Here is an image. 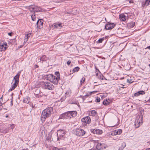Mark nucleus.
<instances>
[{
	"label": "nucleus",
	"mask_w": 150,
	"mask_h": 150,
	"mask_svg": "<svg viewBox=\"0 0 150 150\" xmlns=\"http://www.w3.org/2000/svg\"><path fill=\"white\" fill-rule=\"evenodd\" d=\"M53 110L52 107H49L44 109L42 111L40 119L42 122L45 121L46 118L49 117L51 115Z\"/></svg>",
	"instance_id": "f257e3e1"
},
{
	"label": "nucleus",
	"mask_w": 150,
	"mask_h": 150,
	"mask_svg": "<svg viewBox=\"0 0 150 150\" xmlns=\"http://www.w3.org/2000/svg\"><path fill=\"white\" fill-rule=\"evenodd\" d=\"M140 110L141 115L137 116L135 121V126L136 128L139 127L142 124L143 121V115L144 109H141Z\"/></svg>",
	"instance_id": "f03ea898"
},
{
	"label": "nucleus",
	"mask_w": 150,
	"mask_h": 150,
	"mask_svg": "<svg viewBox=\"0 0 150 150\" xmlns=\"http://www.w3.org/2000/svg\"><path fill=\"white\" fill-rule=\"evenodd\" d=\"M44 78L47 80H49L54 84H57L60 79L52 74H47L44 76Z\"/></svg>",
	"instance_id": "7ed1b4c3"
},
{
	"label": "nucleus",
	"mask_w": 150,
	"mask_h": 150,
	"mask_svg": "<svg viewBox=\"0 0 150 150\" xmlns=\"http://www.w3.org/2000/svg\"><path fill=\"white\" fill-rule=\"evenodd\" d=\"M31 12L33 13L38 12H44L45 10L42 9L40 7H39L35 5H32L27 7Z\"/></svg>",
	"instance_id": "20e7f679"
},
{
	"label": "nucleus",
	"mask_w": 150,
	"mask_h": 150,
	"mask_svg": "<svg viewBox=\"0 0 150 150\" xmlns=\"http://www.w3.org/2000/svg\"><path fill=\"white\" fill-rule=\"evenodd\" d=\"M21 74V72H18L16 75L14 77L13 81H14V82L11 86V87L8 90L9 92L11 91L14 90L17 86L18 83L19 81V76Z\"/></svg>",
	"instance_id": "39448f33"
},
{
	"label": "nucleus",
	"mask_w": 150,
	"mask_h": 150,
	"mask_svg": "<svg viewBox=\"0 0 150 150\" xmlns=\"http://www.w3.org/2000/svg\"><path fill=\"white\" fill-rule=\"evenodd\" d=\"M40 85L45 89L52 90L54 88L53 85L50 82L46 81H41L40 82Z\"/></svg>",
	"instance_id": "423d86ee"
},
{
	"label": "nucleus",
	"mask_w": 150,
	"mask_h": 150,
	"mask_svg": "<svg viewBox=\"0 0 150 150\" xmlns=\"http://www.w3.org/2000/svg\"><path fill=\"white\" fill-rule=\"evenodd\" d=\"M58 140L63 139L64 138V136L65 134V130L62 129H59L57 131Z\"/></svg>",
	"instance_id": "0eeeda50"
},
{
	"label": "nucleus",
	"mask_w": 150,
	"mask_h": 150,
	"mask_svg": "<svg viewBox=\"0 0 150 150\" xmlns=\"http://www.w3.org/2000/svg\"><path fill=\"white\" fill-rule=\"evenodd\" d=\"M77 112L76 111H68L65 113L66 119L71 118L72 117H74L76 116Z\"/></svg>",
	"instance_id": "6e6552de"
},
{
	"label": "nucleus",
	"mask_w": 150,
	"mask_h": 150,
	"mask_svg": "<svg viewBox=\"0 0 150 150\" xmlns=\"http://www.w3.org/2000/svg\"><path fill=\"white\" fill-rule=\"evenodd\" d=\"M85 131L81 128H76L75 130V133L77 136H82L85 134Z\"/></svg>",
	"instance_id": "1a4fd4ad"
},
{
	"label": "nucleus",
	"mask_w": 150,
	"mask_h": 150,
	"mask_svg": "<svg viewBox=\"0 0 150 150\" xmlns=\"http://www.w3.org/2000/svg\"><path fill=\"white\" fill-rule=\"evenodd\" d=\"M106 145L103 143H99L98 142L96 144V148L98 149H103L106 148Z\"/></svg>",
	"instance_id": "9d476101"
},
{
	"label": "nucleus",
	"mask_w": 150,
	"mask_h": 150,
	"mask_svg": "<svg viewBox=\"0 0 150 150\" xmlns=\"http://www.w3.org/2000/svg\"><path fill=\"white\" fill-rule=\"evenodd\" d=\"M81 121L86 124H89L91 121L90 118L89 116L85 117L81 119Z\"/></svg>",
	"instance_id": "9b49d317"
},
{
	"label": "nucleus",
	"mask_w": 150,
	"mask_h": 150,
	"mask_svg": "<svg viewBox=\"0 0 150 150\" xmlns=\"http://www.w3.org/2000/svg\"><path fill=\"white\" fill-rule=\"evenodd\" d=\"M115 25L114 23H108L105 25V28L107 30H110L113 28L115 26Z\"/></svg>",
	"instance_id": "f8f14e48"
},
{
	"label": "nucleus",
	"mask_w": 150,
	"mask_h": 150,
	"mask_svg": "<svg viewBox=\"0 0 150 150\" xmlns=\"http://www.w3.org/2000/svg\"><path fill=\"white\" fill-rule=\"evenodd\" d=\"M7 44L6 42H4L0 44V50L1 51L5 50L7 47Z\"/></svg>",
	"instance_id": "ddd939ff"
},
{
	"label": "nucleus",
	"mask_w": 150,
	"mask_h": 150,
	"mask_svg": "<svg viewBox=\"0 0 150 150\" xmlns=\"http://www.w3.org/2000/svg\"><path fill=\"white\" fill-rule=\"evenodd\" d=\"M91 142L90 143L91 147L90 149H92L94 146H96V144L98 143V140H91Z\"/></svg>",
	"instance_id": "4468645a"
},
{
	"label": "nucleus",
	"mask_w": 150,
	"mask_h": 150,
	"mask_svg": "<svg viewBox=\"0 0 150 150\" xmlns=\"http://www.w3.org/2000/svg\"><path fill=\"white\" fill-rule=\"evenodd\" d=\"M43 23L41 20H38L37 22V28L40 29L43 27Z\"/></svg>",
	"instance_id": "2eb2a0df"
},
{
	"label": "nucleus",
	"mask_w": 150,
	"mask_h": 150,
	"mask_svg": "<svg viewBox=\"0 0 150 150\" xmlns=\"http://www.w3.org/2000/svg\"><path fill=\"white\" fill-rule=\"evenodd\" d=\"M62 24L61 23H54V25L55 28L60 29L62 27Z\"/></svg>",
	"instance_id": "dca6fc26"
},
{
	"label": "nucleus",
	"mask_w": 150,
	"mask_h": 150,
	"mask_svg": "<svg viewBox=\"0 0 150 150\" xmlns=\"http://www.w3.org/2000/svg\"><path fill=\"white\" fill-rule=\"evenodd\" d=\"M150 4V0H146L145 2L142 3V6L144 7L145 6H147Z\"/></svg>",
	"instance_id": "f3484780"
},
{
	"label": "nucleus",
	"mask_w": 150,
	"mask_h": 150,
	"mask_svg": "<svg viewBox=\"0 0 150 150\" xmlns=\"http://www.w3.org/2000/svg\"><path fill=\"white\" fill-rule=\"evenodd\" d=\"M135 25V23L133 22H131L127 24V27L129 28H131L134 27Z\"/></svg>",
	"instance_id": "a211bd4d"
},
{
	"label": "nucleus",
	"mask_w": 150,
	"mask_h": 150,
	"mask_svg": "<svg viewBox=\"0 0 150 150\" xmlns=\"http://www.w3.org/2000/svg\"><path fill=\"white\" fill-rule=\"evenodd\" d=\"M119 18L122 21H125L126 20V17L124 14L120 15Z\"/></svg>",
	"instance_id": "6ab92c4d"
},
{
	"label": "nucleus",
	"mask_w": 150,
	"mask_h": 150,
	"mask_svg": "<svg viewBox=\"0 0 150 150\" xmlns=\"http://www.w3.org/2000/svg\"><path fill=\"white\" fill-rule=\"evenodd\" d=\"M97 112L94 110H92L89 112V114L90 116H95L97 115Z\"/></svg>",
	"instance_id": "aec40b11"
},
{
	"label": "nucleus",
	"mask_w": 150,
	"mask_h": 150,
	"mask_svg": "<svg viewBox=\"0 0 150 150\" xmlns=\"http://www.w3.org/2000/svg\"><path fill=\"white\" fill-rule=\"evenodd\" d=\"M30 101V98L26 97L25 98L23 99V101L24 103L28 104L29 103Z\"/></svg>",
	"instance_id": "412c9836"
},
{
	"label": "nucleus",
	"mask_w": 150,
	"mask_h": 150,
	"mask_svg": "<svg viewBox=\"0 0 150 150\" xmlns=\"http://www.w3.org/2000/svg\"><path fill=\"white\" fill-rule=\"evenodd\" d=\"M126 144L125 142H123L121 144V146L119 148L118 150H122L126 146Z\"/></svg>",
	"instance_id": "4be33fe9"
},
{
	"label": "nucleus",
	"mask_w": 150,
	"mask_h": 150,
	"mask_svg": "<svg viewBox=\"0 0 150 150\" xmlns=\"http://www.w3.org/2000/svg\"><path fill=\"white\" fill-rule=\"evenodd\" d=\"M110 100H109L106 99L105 100H104L103 102V104L104 105H108L110 103Z\"/></svg>",
	"instance_id": "5701e85b"
},
{
	"label": "nucleus",
	"mask_w": 150,
	"mask_h": 150,
	"mask_svg": "<svg viewBox=\"0 0 150 150\" xmlns=\"http://www.w3.org/2000/svg\"><path fill=\"white\" fill-rule=\"evenodd\" d=\"M30 33L28 34L25 35V38L24 39V43H25L27 41L29 37H30Z\"/></svg>",
	"instance_id": "b1692460"
},
{
	"label": "nucleus",
	"mask_w": 150,
	"mask_h": 150,
	"mask_svg": "<svg viewBox=\"0 0 150 150\" xmlns=\"http://www.w3.org/2000/svg\"><path fill=\"white\" fill-rule=\"evenodd\" d=\"M47 57L45 55H44L42 56L40 58V61L43 62L46 60Z\"/></svg>",
	"instance_id": "393cba45"
},
{
	"label": "nucleus",
	"mask_w": 150,
	"mask_h": 150,
	"mask_svg": "<svg viewBox=\"0 0 150 150\" xmlns=\"http://www.w3.org/2000/svg\"><path fill=\"white\" fill-rule=\"evenodd\" d=\"M96 133L97 134H101L102 133V131L99 129H95Z\"/></svg>",
	"instance_id": "a878e982"
},
{
	"label": "nucleus",
	"mask_w": 150,
	"mask_h": 150,
	"mask_svg": "<svg viewBox=\"0 0 150 150\" xmlns=\"http://www.w3.org/2000/svg\"><path fill=\"white\" fill-rule=\"evenodd\" d=\"M31 17L32 20L33 21H35L36 20V16H35V14L34 13H33L31 16Z\"/></svg>",
	"instance_id": "bb28decb"
},
{
	"label": "nucleus",
	"mask_w": 150,
	"mask_h": 150,
	"mask_svg": "<svg viewBox=\"0 0 150 150\" xmlns=\"http://www.w3.org/2000/svg\"><path fill=\"white\" fill-rule=\"evenodd\" d=\"M53 150H66V149L63 148H57L54 147L53 149Z\"/></svg>",
	"instance_id": "cd10ccee"
},
{
	"label": "nucleus",
	"mask_w": 150,
	"mask_h": 150,
	"mask_svg": "<svg viewBox=\"0 0 150 150\" xmlns=\"http://www.w3.org/2000/svg\"><path fill=\"white\" fill-rule=\"evenodd\" d=\"M79 69L80 68L79 67H76L73 69L72 71L73 72H75L78 71Z\"/></svg>",
	"instance_id": "c85d7f7f"
},
{
	"label": "nucleus",
	"mask_w": 150,
	"mask_h": 150,
	"mask_svg": "<svg viewBox=\"0 0 150 150\" xmlns=\"http://www.w3.org/2000/svg\"><path fill=\"white\" fill-rule=\"evenodd\" d=\"M40 92V91L39 88H37L35 89V94L38 95Z\"/></svg>",
	"instance_id": "c756f323"
},
{
	"label": "nucleus",
	"mask_w": 150,
	"mask_h": 150,
	"mask_svg": "<svg viewBox=\"0 0 150 150\" xmlns=\"http://www.w3.org/2000/svg\"><path fill=\"white\" fill-rule=\"evenodd\" d=\"M60 119L66 118V116H65V113L61 114L60 117Z\"/></svg>",
	"instance_id": "7c9ffc66"
},
{
	"label": "nucleus",
	"mask_w": 150,
	"mask_h": 150,
	"mask_svg": "<svg viewBox=\"0 0 150 150\" xmlns=\"http://www.w3.org/2000/svg\"><path fill=\"white\" fill-rule=\"evenodd\" d=\"M103 40H104L103 38H100L98 40L97 42V43H100L102 42Z\"/></svg>",
	"instance_id": "2f4dec72"
},
{
	"label": "nucleus",
	"mask_w": 150,
	"mask_h": 150,
	"mask_svg": "<svg viewBox=\"0 0 150 150\" xmlns=\"http://www.w3.org/2000/svg\"><path fill=\"white\" fill-rule=\"evenodd\" d=\"M140 95H143L145 93V92L143 91H139L137 92Z\"/></svg>",
	"instance_id": "473e14b6"
},
{
	"label": "nucleus",
	"mask_w": 150,
	"mask_h": 150,
	"mask_svg": "<svg viewBox=\"0 0 150 150\" xmlns=\"http://www.w3.org/2000/svg\"><path fill=\"white\" fill-rule=\"evenodd\" d=\"M55 74L57 76L56 77H58L59 79H60L59 73V72H55Z\"/></svg>",
	"instance_id": "72a5a7b5"
},
{
	"label": "nucleus",
	"mask_w": 150,
	"mask_h": 150,
	"mask_svg": "<svg viewBox=\"0 0 150 150\" xmlns=\"http://www.w3.org/2000/svg\"><path fill=\"white\" fill-rule=\"evenodd\" d=\"M117 134H118V135L122 133V131L121 129H118L117 130Z\"/></svg>",
	"instance_id": "f704fd0d"
},
{
	"label": "nucleus",
	"mask_w": 150,
	"mask_h": 150,
	"mask_svg": "<svg viewBox=\"0 0 150 150\" xmlns=\"http://www.w3.org/2000/svg\"><path fill=\"white\" fill-rule=\"evenodd\" d=\"M98 77L100 79L102 80H103L104 79V76L102 75L101 74H99V77L98 76Z\"/></svg>",
	"instance_id": "c9c22d12"
},
{
	"label": "nucleus",
	"mask_w": 150,
	"mask_h": 150,
	"mask_svg": "<svg viewBox=\"0 0 150 150\" xmlns=\"http://www.w3.org/2000/svg\"><path fill=\"white\" fill-rule=\"evenodd\" d=\"M91 93H90V92L88 93H86V94L85 96H84L83 97H87L89 96H90L91 95Z\"/></svg>",
	"instance_id": "e433bc0d"
},
{
	"label": "nucleus",
	"mask_w": 150,
	"mask_h": 150,
	"mask_svg": "<svg viewBox=\"0 0 150 150\" xmlns=\"http://www.w3.org/2000/svg\"><path fill=\"white\" fill-rule=\"evenodd\" d=\"M85 81V79L83 77L82 78V79L80 81V82L81 83V84L82 83H83Z\"/></svg>",
	"instance_id": "4c0bfd02"
},
{
	"label": "nucleus",
	"mask_w": 150,
	"mask_h": 150,
	"mask_svg": "<svg viewBox=\"0 0 150 150\" xmlns=\"http://www.w3.org/2000/svg\"><path fill=\"white\" fill-rule=\"evenodd\" d=\"M1 110L5 112H6L8 111L7 109H6V108H2L1 109Z\"/></svg>",
	"instance_id": "58836bf2"
},
{
	"label": "nucleus",
	"mask_w": 150,
	"mask_h": 150,
	"mask_svg": "<svg viewBox=\"0 0 150 150\" xmlns=\"http://www.w3.org/2000/svg\"><path fill=\"white\" fill-rule=\"evenodd\" d=\"M96 102H100V98L99 97H97L96 98Z\"/></svg>",
	"instance_id": "ea45409f"
},
{
	"label": "nucleus",
	"mask_w": 150,
	"mask_h": 150,
	"mask_svg": "<svg viewBox=\"0 0 150 150\" xmlns=\"http://www.w3.org/2000/svg\"><path fill=\"white\" fill-rule=\"evenodd\" d=\"M14 127L15 126L14 124L11 125L10 126V128L12 129H13L14 128Z\"/></svg>",
	"instance_id": "a19ab883"
},
{
	"label": "nucleus",
	"mask_w": 150,
	"mask_h": 150,
	"mask_svg": "<svg viewBox=\"0 0 150 150\" xmlns=\"http://www.w3.org/2000/svg\"><path fill=\"white\" fill-rule=\"evenodd\" d=\"M4 103L1 102V100L0 101V110H1V109L2 108V105Z\"/></svg>",
	"instance_id": "79ce46f5"
},
{
	"label": "nucleus",
	"mask_w": 150,
	"mask_h": 150,
	"mask_svg": "<svg viewBox=\"0 0 150 150\" xmlns=\"http://www.w3.org/2000/svg\"><path fill=\"white\" fill-rule=\"evenodd\" d=\"M134 96L135 97L136 96H139V94L137 93V92H136L134 94Z\"/></svg>",
	"instance_id": "37998d69"
},
{
	"label": "nucleus",
	"mask_w": 150,
	"mask_h": 150,
	"mask_svg": "<svg viewBox=\"0 0 150 150\" xmlns=\"http://www.w3.org/2000/svg\"><path fill=\"white\" fill-rule=\"evenodd\" d=\"M71 63V61L70 60L68 61L67 62V64L68 65H69Z\"/></svg>",
	"instance_id": "c03bdc74"
},
{
	"label": "nucleus",
	"mask_w": 150,
	"mask_h": 150,
	"mask_svg": "<svg viewBox=\"0 0 150 150\" xmlns=\"http://www.w3.org/2000/svg\"><path fill=\"white\" fill-rule=\"evenodd\" d=\"M114 134L115 135H118V134H117V130H116L114 131Z\"/></svg>",
	"instance_id": "a18cd8bd"
},
{
	"label": "nucleus",
	"mask_w": 150,
	"mask_h": 150,
	"mask_svg": "<svg viewBox=\"0 0 150 150\" xmlns=\"http://www.w3.org/2000/svg\"><path fill=\"white\" fill-rule=\"evenodd\" d=\"M97 91H91V92H90V93H91V94H92V93H96V92H97Z\"/></svg>",
	"instance_id": "49530a36"
},
{
	"label": "nucleus",
	"mask_w": 150,
	"mask_h": 150,
	"mask_svg": "<svg viewBox=\"0 0 150 150\" xmlns=\"http://www.w3.org/2000/svg\"><path fill=\"white\" fill-rule=\"evenodd\" d=\"M12 32L9 33H8V34L10 36H11V34H12Z\"/></svg>",
	"instance_id": "de8ad7c7"
},
{
	"label": "nucleus",
	"mask_w": 150,
	"mask_h": 150,
	"mask_svg": "<svg viewBox=\"0 0 150 150\" xmlns=\"http://www.w3.org/2000/svg\"><path fill=\"white\" fill-rule=\"evenodd\" d=\"M3 96H2L1 97V98H0V99H1V102L2 101V102L3 101Z\"/></svg>",
	"instance_id": "09e8293b"
},
{
	"label": "nucleus",
	"mask_w": 150,
	"mask_h": 150,
	"mask_svg": "<svg viewBox=\"0 0 150 150\" xmlns=\"http://www.w3.org/2000/svg\"><path fill=\"white\" fill-rule=\"evenodd\" d=\"M146 48H147V49H150V46H149L148 47H147Z\"/></svg>",
	"instance_id": "8fccbe9b"
},
{
	"label": "nucleus",
	"mask_w": 150,
	"mask_h": 150,
	"mask_svg": "<svg viewBox=\"0 0 150 150\" xmlns=\"http://www.w3.org/2000/svg\"><path fill=\"white\" fill-rule=\"evenodd\" d=\"M23 45H20V46L18 47L19 48H21L23 46Z\"/></svg>",
	"instance_id": "3c124183"
},
{
	"label": "nucleus",
	"mask_w": 150,
	"mask_h": 150,
	"mask_svg": "<svg viewBox=\"0 0 150 150\" xmlns=\"http://www.w3.org/2000/svg\"><path fill=\"white\" fill-rule=\"evenodd\" d=\"M8 132V130H6V132H5V133H7Z\"/></svg>",
	"instance_id": "603ef678"
},
{
	"label": "nucleus",
	"mask_w": 150,
	"mask_h": 150,
	"mask_svg": "<svg viewBox=\"0 0 150 150\" xmlns=\"http://www.w3.org/2000/svg\"><path fill=\"white\" fill-rule=\"evenodd\" d=\"M146 150H150V148H148L146 149Z\"/></svg>",
	"instance_id": "864d4df0"
},
{
	"label": "nucleus",
	"mask_w": 150,
	"mask_h": 150,
	"mask_svg": "<svg viewBox=\"0 0 150 150\" xmlns=\"http://www.w3.org/2000/svg\"><path fill=\"white\" fill-rule=\"evenodd\" d=\"M11 105H13V103H12V100L11 101Z\"/></svg>",
	"instance_id": "5fc2aeb1"
},
{
	"label": "nucleus",
	"mask_w": 150,
	"mask_h": 150,
	"mask_svg": "<svg viewBox=\"0 0 150 150\" xmlns=\"http://www.w3.org/2000/svg\"><path fill=\"white\" fill-rule=\"evenodd\" d=\"M8 117V115H6V118H7Z\"/></svg>",
	"instance_id": "6e6d98bb"
},
{
	"label": "nucleus",
	"mask_w": 150,
	"mask_h": 150,
	"mask_svg": "<svg viewBox=\"0 0 150 150\" xmlns=\"http://www.w3.org/2000/svg\"><path fill=\"white\" fill-rule=\"evenodd\" d=\"M98 73H96V76H97V75H98Z\"/></svg>",
	"instance_id": "4d7b16f0"
},
{
	"label": "nucleus",
	"mask_w": 150,
	"mask_h": 150,
	"mask_svg": "<svg viewBox=\"0 0 150 150\" xmlns=\"http://www.w3.org/2000/svg\"><path fill=\"white\" fill-rule=\"evenodd\" d=\"M22 150H26V149H22Z\"/></svg>",
	"instance_id": "13d9d810"
},
{
	"label": "nucleus",
	"mask_w": 150,
	"mask_h": 150,
	"mask_svg": "<svg viewBox=\"0 0 150 150\" xmlns=\"http://www.w3.org/2000/svg\"><path fill=\"white\" fill-rule=\"evenodd\" d=\"M129 3H132V1H129Z\"/></svg>",
	"instance_id": "bf43d9fd"
},
{
	"label": "nucleus",
	"mask_w": 150,
	"mask_h": 150,
	"mask_svg": "<svg viewBox=\"0 0 150 150\" xmlns=\"http://www.w3.org/2000/svg\"><path fill=\"white\" fill-rule=\"evenodd\" d=\"M97 69L98 71L99 72H100V71H99V70H98V69Z\"/></svg>",
	"instance_id": "052dcab7"
},
{
	"label": "nucleus",
	"mask_w": 150,
	"mask_h": 150,
	"mask_svg": "<svg viewBox=\"0 0 150 150\" xmlns=\"http://www.w3.org/2000/svg\"><path fill=\"white\" fill-rule=\"evenodd\" d=\"M26 150H28V149H26Z\"/></svg>",
	"instance_id": "680f3d73"
}]
</instances>
